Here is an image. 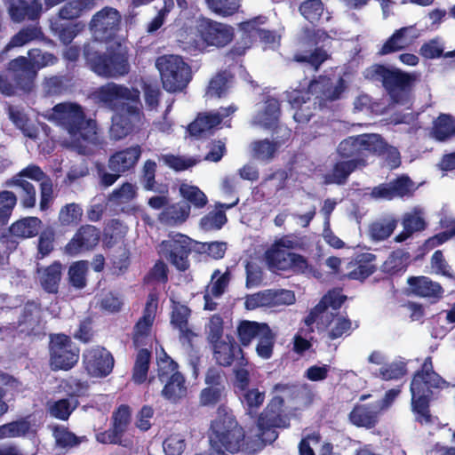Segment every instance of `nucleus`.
Masks as SVG:
<instances>
[{"label": "nucleus", "instance_id": "nucleus-1", "mask_svg": "<svg viewBox=\"0 0 455 455\" xmlns=\"http://www.w3.org/2000/svg\"><path fill=\"white\" fill-rule=\"evenodd\" d=\"M98 99L108 108L116 111L112 117L110 127L112 139L122 140L139 128L143 116L137 105L140 101L139 90L108 83L100 87Z\"/></svg>", "mask_w": 455, "mask_h": 455}, {"label": "nucleus", "instance_id": "nucleus-2", "mask_svg": "<svg viewBox=\"0 0 455 455\" xmlns=\"http://www.w3.org/2000/svg\"><path fill=\"white\" fill-rule=\"evenodd\" d=\"M50 120L65 130L70 141L68 148L82 156L93 155L92 143L96 136V121L87 117L81 105L76 102H61L52 108Z\"/></svg>", "mask_w": 455, "mask_h": 455}, {"label": "nucleus", "instance_id": "nucleus-3", "mask_svg": "<svg viewBox=\"0 0 455 455\" xmlns=\"http://www.w3.org/2000/svg\"><path fill=\"white\" fill-rule=\"evenodd\" d=\"M338 154L342 159L356 161L357 165L364 167L369 156H382L388 152L393 167H397L400 154L394 148H388L382 137L376 133H363L343 140L338 146Z\"/></svg>", "mask_w": 455, "mask_h": 455}, {"label": "nucleus", "instance_id": "nucleus-4", "mask_svg": "<svg viewBox=\"0 0 455 455\" xmlns=\"http://www.w3.org/2000/svg\"><path fill=\"white\" fill-rule=\"evenodd\" d=\"M446 386L447 383L433 371L431 358H426L421 370L414 375L411 383V408L417 421L421 424L431 421L429 402L436 390Z\"/></svg>", "mask_w": 455, "mask_h": 455}, {"label": "nucleus", "instance_id": "nucleus-5", "mask_svg": "<svg viewBox=\"0 0 455 455\" xmlns=\"http://www.w3.org/2000/svg\"><path fill=\"white\" fill-rule=\"evenodd\" d=\"M339 291L328 292L306 318L307 325L316 323L320 331H326L331 339H337L349 331L351 322L343 315L336 313L344 301Z\"/></svg>", "mask_w": 455, "mask_h": 455}, {"label": "nucleus", "instance_id": "nucleus-6", "mask_svg": "<svg viewBox=\"0 0 455 455\" xmlns=\"http://www.w3.org/2000/svg\"><path fill=\"white\" fill-rule=\"evenodd\" d=\"M364 77L373 82H380L392 101L404 105L416 80L413 74L399 68H389L383 64H374L364 71Z\"/></svg>", "mask_w": 455, "mask_h": 455}, {"label": "nucleus", "instance_id": "nucleus-7", "mask_svg": "<svg viewBox=\"0 0 455 455\" xmlns=\"http://www.w3.org/2000/svg\"><path fill=\"white\" fill-rule=\"evenodd\" d=\"M244 434L234 416L225 409L219 410L211 426L210 442L217 455H228L240 451L244 442Z\"/></svg>", "mask_w": 455, "mask_h": 455}, {"label": "nucleus", "instance_id": "nucleus-8", "mask_svg": "<svg viewBox=\"0 0 455 455\" xmlns=\"http://www.w3.org/2000/svg\"><path fill=\"white\" fill-rule=\"evenodd\" d=\"M83 55L86 65L98 76L118 77L130 72L126 52L111 51L107 54L97 49L94 43H86L83 47Z\"/></svg>", "mask_w": 455, "mask_h": 455}, {"label": "nucleus", "instance_id": "nucleus-9", "mask_svg": "<svg viewBox=\"0 0 455 455\" xmlns=\"http://www.w3.org/2000/svg\"><path fill=\"white\" fill-rule=\"evenodd\" d=\"M156 67L160 74L163 88L172 93L183 92L193 77L191 66L176 54L156 58Z\"/></svg>", "mask_w": 455, "mask_h": 455}, {"label": "nucleus", "instance_id": "nucleus-10", "mask_svg": "<svg viewBox=\"0 0 455 455\" xmlns=\"http://www.w3.org/2000/svg\"><path fill=\"white\" fill-rule=\"evenodd\" d=\"M283 403V398L276 395L271 401L266 411L261 413L257 426L251 431L247 439L254 446L259 447L265 443H271L277 438V433L275 427H286L288 424L285 419L280 418L275 411H272V407H280Z\"/></svg>", "mask_w": 455, "mask_h": 455}, {"label": "nucleus", "instance_id": "nucleus-11", "mask_svg": "<svg viewBox=\"0 0 455 455\" xmlns=\"http://www.w3.org/2000/svg\"><path fill=\"white\" fill-rule=\"evenodd\" d=\"M121 20L122 16L116 9L106 6L92 16L90 30L96 41L108 43L116 38Z\"/></svg>", "mask_w": 455, "mask_h": 455}, {"label": "nucleus", "instance_id": "nucleus-12", "mask_svg": "<svg viewBox=\"0 0 455 455\" xmlns=\"http://www.w3.org/2000/svg\"><path fill=\"white\" fill-rule=\"evenodd\" d=\"M50 362L53 370H69L78 361L79 350L64 334L51 337Z\"/></svg>", "mask_w": 455, "mask_h": 455}, {"label": "nucleus", "instance_id": "nucleus-13", "mask_svg": "<svg viewBox=\"0 0 455 455\" xmlns=\"http://www.w3.org/2000/svg\"><path fill=\"white\" fill-rule=\"evenodd\" d=\"M191 240L181 234L172 235L159 246V252L165 257L178 270L188 267V257L191 250Z\"/></svg>", "mask_w": 455, "mask_h": 455}, {"label": "nucleus", "instance_id": "nucleus-14", "mask_svg": "<svg viewBox=\"0 0 455 455\" xmlns=\"http://www.w3.org/2000/svg\"><path fill=\"white\" fill-rule=\"evenodd\" d=\"M196 29L203 42L210 46L224 47L234 37L232 27L209 18L200 19Z\"/></svg>", "mask_w": 455, "mask_h": 455}, {"label": "nucleus", "instance_id": "nucleus-15", "mask_svg": "<svg viewBox=\"0 0 455 455\" xmlns=\"http://www.w3.org/2000/svg\"><path fill=\"white\" fill-rule=\"evenodd\" d=\"M6 70L11 82L15 86V92L17 90L25 92L32 91L37 74L35 65L27 57L19 56L11 60Z\"/></svg>", "mask_w": 455, "mask_h": 455}, {"label": "nucleus", "instance_id": "nucleus-16", "mask_svg": "<svg viewBox=\"0 0 455 455\" xmlns=\"http://www.w3.org/2000/svg\"><path fill=\"white\" fill-rule=\"evenodd\" d=\"M83 364L91 377L103 378L112 371L114 359L108 350L96 346L89 347L84 352Z\"/></svg>", "mask_w": 455, "mask_h": 455}, {"label": "nucleus", "instance_id": "nucleus-17", "mask_svg": "<svg viewBox=\"0 0 455 455\" xmlns=\"http://www.w3.org/2000/svg\"><path fill=\"white\" fill-rule=\"evenodd\" d=\"M266 260L273 271L292 270L305 273L308 269V263L303 256L288 251H280L272 246L266 252Z\"/></svg>", "mask_w": 455, "mask_h": 455}, {"label": "nucleus", "instance_id": "nucleus-18", "mask_svg": "<svg viewBox=\"0 0 455 455\" xmlns=\"http://www.w3.org/2000/svg\"><path fill=\"white\" fill-rule=\"evenodd\" d=\"M419 186L407 175H401L388 183H382L375 187L371 193L374 198L410 197L418 189Z\"/></svg>", "mask_w": 455, "mask_h": 455}, {"label": "nucleus", "instance_id": "nucleus-19", "mask_svg": "<svg viewBox=\"0 0 455 455\" xmlns=\"http://www.w3.org/2000/svg\"><path fill=\"white\" fill-rule=\"evenodd\" d=\"M10 19L16 23L38 20L43 12L41 0H5Z\"/></svg>", "mask_w": 455, "mask_h": 455}, {"label": "nucleus", "instance_id": "nucleus-20", "mask_svg": "<svg viewBox=\"0 0 455 455\" xmlns=\"http://www.w3.org/2000/svg\"><path fill=\"white\" fill-rule=\"evenodd\" d=\"M45 175L38 165L29 164L15 175L8 184L15 188L22 199H36V193L34 185L23 178L26 177L38 182L44 179Z\"/></svg>", "mask_w": 455, "mask_h": 455}, {"label": "nucleus", "instance_id": "nucleus-21", "mask_svg": "<svg viewBox=\"0 0 455 455\" xmlns=\"http://www.w3.org/2000/svg\"><path fill=\"white\" fill-rule=\"evenodd\" d=\"M142 155V148L139 144L120 149L108 158V168L114 172L125 173L134 170Z\"/></svg>", "mask_w": 455, "mask_h": 455}, {"label": "nucleus", "instance_id": "nucleus-22", "mask_svg": "<svg viewBox=\"0 0 455 455\" xmlns=\"http://www.w3.org/2000/svg\"><path fill=\"white\" fill-rule=\"evenodd\" d=\"M157 309V299L150 295L147 302L142 317L138 321L134 328V344L143 346L152 339L151 329L155 321Z\"/></svg>", "mask_w": 455, "mask_h": 455}, {"label": "nucleus", "instance_id": "nucleus-23", "mask_svg": "<svg viewBox=\"0 0 455 455\" xmlns=\"http://www.w3.org/2000/svg\"><path fill=\"white\" fill-rule=\"evenodd\" d=\"M189 201H148L150 206L155 209H162L159 214L161 221L166 224H174L184 221L188 216L190 205Z\"/></svg>", "mask_w": 455, "mask_h": 455}, {"label": "nucleus", "instance_id": "nucleus-24", "mask_svg": "<svg viewBox=\"0 0 455 455\" xmlns=\"http://www.w3.org/2000/svg\"><path fill=\"white\" fill-rule=\"evenodd\" d=\"M100 240V231L93 226L82 227L72 240L67 244L66 251L76 255L96 246Z\"/></svg>", "mask_w": 455, "mask_h": 455}, {"label": "nucleus", "instance_id": "nucleus-25", "mask_svg": "<svg viewBox=\"0 0 455 455\" xmlns=\"http://www.w3.org/2000/svg\"><path fill=\"white\" fill-rule=\"evenodd\" d=\"M417 37L414 26L403 27L396 29L383 44L379 51V55H387L407 48Z\"/></svg>", "mask_w": 455, "mask_h": 455}, {"label": "nucleus", "instance_id": "nucleus-26", "mask_svg": "<svg viewBox=\"0 0 455 455\" xmlns=\"http://www.w3.org/2000/svg\"><path fill=\"white\" fill-rule=\"evenodd\" d=\"M221 124V116L213 112L199 113L196 119L188 126L190 136L196 139L207 138L213 130Z\"/></svg>", "mask_w": 455, "mask_h": 455}, {"label": "nucleus", "instance_id": "nucleus-27", "mask_svg": "<svg viewBox=\"0 0 455 455\" xmlns=\"http://www.w3.org/2000/svg\"><path fill=\"white\" fill-rule=\"evenodd\" d=\"M230 281V273L215 270L212 275L211 283L207 285L204 294V309L214 310L216 304L213 299L221 296Z\"/></svg>", "mask_w": 455, "mask_h": 455}, {"label": "nucleus", "instance_id": "nucleus-28", "mask_svg": "<svg viewBox=\"0 0 455 455\" xmlns=\"http://www.w3.org/2000/svg\"><path fill=\"white\" fill-rule=\"evenodd\" d=\"M21 332L38 334L43 329L42 310L35 302L28 303L18 323Z\"/></svg>", "mask_w": 455, "mask_h": 455}, {"label": "nucleus", "instance_id": "nucleus-29", "mask_svg": "<svg viewBox=\"0 0 455 455\" xmlns=\"http://www.w3.org/2000/svg\"><path fill=\"white\" fill-rule=\"evenodd\" d=\"M407 283L410 291L417 296L434 299H439L443 296V290L442 286L428 277H410Z\"/></svg>", "mask_w": 455, "mask_h": 455}, {"label": "nucleus", "instance_id": "nucleus-30", "mask_svg": "<svg viewBox=\"0 0 455 455\" xmlns=\"http://www.w3.org/2000/svg\"><path fill=\"white\" fill-rule=\"evenodd\" d=\"M156 163L154 160H146L141 169L140 181L142 184L144 189L160 194V196H152L150 199H167L166 195L169 191L168 187L162 184L156 186Z\"/></svg>", "mask_w": 455, "mask_h": 455}, {"label": "nucleus", "instance_id": "nucleus-31", "mask_svg": "<svg viewBox=\"0 0 455 455\" xmlns=\"http://www.w3.org/2000/svg\"><path fill=\"white\" fill-rule=\"evenodd\" d=\"M51 30L54 36L64 45H68L82 30L83 26L79 22L72 23L59 16L51 20Z\"/></svg>", "mask_w": 455, "mask_h": 455}, {"label": "nucleus", "instance_id": "nucleus-32", "mask_svg": "<svg viewBox=\"0 0 455 455\" xmlns=\"http://www.w3.org/2000/svg\"><path fill=\"white\" fill-rule=\"evenodd\" d=\"M227 339L228 341L220 340L212 343L215 359L223 366L230 365L235 358L242 355L240 347L235 342L231 341L228 337H227ZM240 359L243 361V356Z\"/></svg>", "mask_w": 455, "mask_h": 455}, {"label": "nucleus", "instance_id": "nucleus-33", "mask_svg": "<svg viewBox=\"0 0 455 455\" xmlns=\"http://www.w3.org/2000/svg\"><path fill=\"white\" fill-rule=\"evenodd\" d=\"M379 411L374 408V403L370 405L356 404L349 414L352 424L357 427L371 428L378 422Z\"/></svg>", "mask_w": 455, "mask_h": 455}, {"label": "nucleus", "instance_id": "nucleus-34", "mask_svg": "<svg viewBox=\"0 0 455 455\" xmlns=\"http://www.w3.org/2000/svg\"><path fill=\"white\" fill-rule=\"evenodd\" d=\"M330 58L327 51L322 46H315L313 49L297 51L292 60L298 63H305L318 71L323 62Z\"/></svg>", "mask_w": 455, "mask_h": 455}, {"label": "nucleus", "instance_id": "nucleus-35", "mask_svg": "<svg viewBox=\"0 0 455 455\" xmlns=\"http://www.w3.org/2000/svg\"><path fill=\"white\" fill-rule=\"evenodd\" d=\"M310 90H319L321 98L325 100H336L340 98L345 91V82L343 78H339L338 83L333 84L330 78L321 76L319 81L313 80L309 85Z\"/></svg>", "mask_w": 455, "mask_h": 455}, {"label": "nucleus", "instance_id": "nucleus-36", "mask_svg": "<svg viewBox=\"0 0 455 455\" xmlns=\"http://www.w3.org/2000/svg\"><path fill=\"white\" fill-rule=\"evenodd\" d=\"M95 0H69L59 11L58 16L67 20H76L91 11Z\"/></svg>", "mask_w": 455, "mask_h": 455}, {"label": "nucleus", "instance_id": "nucleus-37", "mask_svg": "<svg viewBox=\"0 0 455 455\" xmlns=\"http://www.w3.org/2000/svg\"><path fill=\"white\" fill-rule=\"evenodd\" d=\"M44 32L38 25H29L20 29L12 36L5 46V51L15 47H21L31 41L42 39Z\"/></svg>", "mask_w": 455, "mask_h": 455}, {"label": "nucleus", "instance_id": "nucleus-38", "mask_svg": "<svg viewBox=\"0 0 455 455\" xmlns=\"http://www.w3.org/2000/svg\"><path fill=\"white\" fill-rule=\"evenodd\" d=\"M220 375L213 371H208L205 381L211 386L201 392L200 403L203 405L214 404L220 399L223 387L220 385Z\"/></svg>", "mask_w": 455, "mask_h": 455}, {"label": "nucleus", "instance_id": "nucleus-39", "mask_svg": "<svg viewBox=\"0 0 455 455\" xmlns=\"http://www.w3.org/2000/svg\"><path fill=\"white\" fill-rule=\"evenodd\" d=\"M165 381L166 384L162 390V395L165 399L176 402L186 395L187 387L185 385V379L180 372L172 374L168 379H165Z\"/></svg>", "mask_w": 455, "mask_h": 455}, {"label": "nucleus", "instance_id": "nucleus-40", "mask_svg": "<svg viewBox=\"0 0 455 455\" xmlns=\"http://www.w3.org/2000/svg\"><path fill=\"white\" fill-rule=\"evenodd\" d=\"M38 273L40 283L43 288L48 292H56L58 291L61 275L60 263L54 262L45 268L39 269Z\"/></svg>", "mask_w": 455, "mask_h": 455}, {"label": "nucleus", "instance_id": "nucleus-41", "mask_svg": "<svg viewBox=\"0 0 455 455\" xmlns=\"http://www.w3.org/2000/svg\"><path fill=\"white\" fill-rule=\"evenodd\" d=\"M403 232L395 236V241L398 243L406 240L413 232L424 229L425 220L422 212L414 211L405 214L403 220Z\"/></svg>", "mask_w": 455, "mask_h": 455}, {"label": "nucleus", "instance_id": "nucleus-42", "mask_svg": "<svg viewBox=\"0 0 455 455\" xmlns=\"http://www.w3.org/2000/svg\"><path fill=\"white\" fill-rule=\"evenodd\" d=\"M231 77L227 70L218 72L208 84L206 96L219 99L225 97L228 91V83Z\"/></svg>", "mask_w": 455, "mask_h": 455}, {"label": "nucleus", "instance_id": "nucleus-43", "mask_svg": "<svg viewBox=\"0 0 455 455\" xmlns=\"http://www.w3.org/2000/svg\"><path fill=\"white\" fill-rule=\"evenodd\" d=\"M41 221L36 217L22 219L12 225L10 231L14 236L28 238L37 235Z\"/></svg>", "mask_w": 455, "mask_h": 455}, {"label": "nucleus", "instance_id": "nucleus-44", "mask_svg": "<svg viewBox=\"0 0 455 455\" xmlns=\"http://www.w3.org/2000/svg\"><path fill=\"white\" fill-rule=\"evenodd\" d=\"M281 115L280 102L273 97H268L265 101L264 109L260 115L261 124L267 129L275 128Z\"/></svg>", "mask_w": 455, "mask_h": 455}, {"label": "nucleus", "instance_id": "nucleus-45", "mask_svg": "<svg viewBox=\"0 0 455 455\" xmlns=\"http://www.w3.org/2000/svg\"><path fill=\"white\" fill-rule=\"evenodd\" d=\"M263 327H268L267 323L243 321L237 327V333L241 343L248 346L252 339L259 338L263 332Z\"/></svg>", "mask_w": 455, "mask_h": 455}, {"label": "nucleus", "instance_id": "nucleus-46", "mask_svg": "<svg viewBox=\"0 0 455 455\" xmlns=\"http://www.w3.org/2000/svg\"><path fill=\"white\" fill-rule=\"evenodd\" d=\"M208 9L220 17H230L237 13L240 7V0H204Z\"/></svg>", "mask_w": 455, "mask_h": 455}, {"label": "nucleus", "instance_id": "nucleus-47", "mask_svg": "<svg viewBox=\"0 0 455 455\" xmlns=\"http://www.w3.org/2000/svg\"><path fill=\"white\" fill-rule=\"evenodd\" d=\"M236 203L230 204H219L213 212L201 220V226L205 230L220 229L227 221L224 211L234 207Z\"/></svg>", "mask_w": 455, "mask_h": 455}, {"label": "nucleus", "instance_id": "nucleus-48", "mask_svg": "<svg viewBox=\"0 0 455 455\" xmlns=\"http://www.w3.org/2000/svg\"><path fill=\"white\" fill-rule=\"evenodd\" d=\"M433 133L439 141L455 137V119L449 115H441L435 123Z\"/></svg>", "mask_w": 455, "mask_h": 455}, {"label": "nucleus", "instance_id": "nucleus-49", "mask_svg": "<svg viewBox=\"0 0 455 455\" xmlns=\"http://www.w3.org/2000/svg\"><path fill=\"white\" fill-rule=\"evenodd\" d=\"M279 148L277 142L270 141L267 139L256 140L252 143V156L255 159L269 162L272 160Z\"/></svg>", "mask_w": 455, "mask_h": 455}, {"label": "nucleus", "instance_id": "nucleus-50", "mask_svg": "<svg viewBox=\"0 0 455 455\" xmlns=\"http://www.w3.org/2000/svg\"><path fill=\"white\" fill-rule=\"evenodd\" d=\"M275 335L270 327H263L262 334L258 338L256 353L264 360L269 359L273 355Z\"/></svg>", "mask_w": 455, "mask_h": 455}, {"label": "nucleus", "instance_id": "nucleus-51", "mask_svg": "<svg viewBox=\"0 0 455 455\" xmlns=\"http://www.w3.org/2000/svg\"><path fill=\"white\" fill-rule=\"evenodd\" d=\"M30 430L31 426L28 420L12 421L0 426V439L21 437Z\"/></svg>", "mask_w": 455, "mask_h": 455}, {"label": "nucleus", "instance_id": "nucleus-52", "mask_svg": "<svg viewBox=\"0 0 455 455\" xmlns=\"http://www.w3.org/2000/svg\"><path fill=\"white\" fill-rule=\"evenodd\" d=\"M150 353L148 349L139 350L133 367L132 379L134 382L140 384L147 379L149 369Z\"/></svg>", "mask_w": 455, "mask_h": 455}, {"label": "nucleus", "instance_id": "nucleus-53", "mask_svg": "<svg viewBox=\"0 0 455 455\" xmlns=\"http://www.w3.org/2000/svg\"><path fill=\"white\" fill-rule=\"evenodd\" d=\"M409 255L402 251L391 253L382 265V270L388 274L404 271L409 264Z\"/></svg>", "mask_w": 455, "mask_h": 455}, {"label": "nucleus", "instance_id": "nucleus-54", "mask_svg": "<svg viewBox=\"0 0 455 455\" xmlns=\"http://www.w3.org/2000/svg\"><path fill=\"white\" fill-rule=\"evenodd\" d=\"M300 14L310 23L318 22L323 13V3L322 0H305L299 6Z\"/></svg>", "mask_w": 455, "mask_h": 455}, {"label": "nucleus", "instance_id": "nucleus-55", "mask_svg": "<svg viewBox=\"0 0 455 455\" xmlns=\"http://www.w3.org/2000/svg\"><path fill=\"white\" fill-rule=\"evenodd\" d=\"M373 373L384 380L396 379L404 375L405 365L401 361L386 363L379 369H376Z\"/></svg>", "mask_w": 455, "mask_h": 455}, {"label": "nucleus", "instance_id": "nucleus-56", "mask_svg": "<svg viewBox=\"0 0 455 455\" xmlns=\"http://www.w3.org/2000/svg\"><path fill=\"white\" fill-rule=\"evenodd\" d=\"M395 226V221L391 219L376 221L370 227V236L372 240L375 241L385 240L393 233Z\"/></svg>", "mask_w": 455, "mask_h": 455}, {"label": "nucleus", "instance_id": "nucleus-57", "mask_svg": "<svg viewBox=\"0 0 455 455\" xmlns=\"http://www.w3.org/2000/svg\"><path fill=\"white\" fill-rule=\"evenodd\" d=\"M157 355V367H158V377L162 382L165 381L172 374L179 373L177 371V364L161 348L160 351H156Z\"/></svg>", "mask_w": 455, "mask_h": 455}, {"label": "nucleus", "instance_id": "nucleus-58", "mask_svg": "<svg viewBox=\"0 0 455 455\" xmlns=\"http://www.w3.org/2000/svg\"><path fill=\"white\" fill-rule=\"evenodd\" d=\"M189 309L184 305H174L172 315V323L180 330L181 335L189 339L192 334L188 328Z\"/></svg>", "mask_w": 455, "mask_h": 455}, {"label": "nucleus", "instance_id": "nucleus-59", "mask_svg": "<svg viewBox=\"0 0 455 455\" xmlns=\"http://www.w3.org/2000/svg\"><path fill=\"white\" fill-rule=\"evenodd\" d=\"M87 271V261L80 260L73 263L68 269V279L70 283L76 288H84L86 284Z\"/></svg>", "mask_w": 455, "mask_h": 455}, {"label": "nucleus", "instance_id": "nucleus-60", "mask_svg": "<svg viewBox=\"0 0 455 455\" xmlns=\"http://www.w3.org/2000/svg\"><path fill=\"white\" fill-rule=\"evenodd\" d=\"M356 163V161L347 159L336 163L331 172L333 181L337 184H345L348 176L357 168H360Z\"/></svg>", "mask_w": 455, "mask_h": 455}, {"label": "nucleus", "instance_id": "nucleus-61", "mask_svg": "<svg viewBox=\"0 0 455 455\" xmlns=\"http://www.w3.org/2000/svg\"><path fill=\"white\" fill-rule=\"evenodd\" d=\"M28 59L35 65L36 72L41 68L53 66L59 61L58 57L53 53L43 52L41 49L37 48L28 51Z\"/></svg>", "mask_w": 455, "mask_h": 455}, {"label": "nucleus", "instance_id": "nucleus-62", "mask_svg": "<svg viewBox=\"0 0 455 455\" xmlns=\"http://www.w3.org/2000/svg\"><path fill=\"white\" fill-rule=\"evenodd\" d=\"M68 79L65 76L45 77L43 83L44 92L47 96H57L67 90Z\"/></svg>", "mask_w": 455, "mask_h": 455}, {"label": "nucleus", "instance_id": "nucleus-63", "mask_svg": "<svg viewBox=\"0 0 455 455\" xmlns=\"http://www.w3.org/2000/svg\"><path fill=\"white\" fill-rule=\"evenodd\" d=\"M77 401L74 398L62 399L54 402L49 408L52 416L65 420L67 419L71 412L76 408Z\"/></svg>", "mask_w": 455, "mask_h": 455}, {"label": "nucleus", "instance_id": "nucleus-64", "mask_svg": "<svg viewBox=\"0 0 455 455\" xmlns=\"http://www.w3.org/2000/svg\"><path fill=\"white\" fill-rule=\"evenodd\" d=\"M185 447V438L180 434L170 435L163 443L164 451L166 455H180Z\"/></svg>", "mask_w": 455, "mask_h": 455}]
</instances>
